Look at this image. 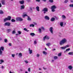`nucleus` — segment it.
Returning <instances> with one entry per match:
<instances>
[{
    "label": "nucleus",
    "instance_id": "f257e3e1",
    "mask_svg": "<svg viewBox=\"0 0 73 73\" xmlns=\"http://www.w3.org/2000/svg\"><path fill=\"white\" fill-rule=\"evenodd\" d=\"M67 41V40H66V39L65 38H64L60 41V45H63V44H64Z\"/></svg>",
    "mask_w": 73,
    "mask_h": 73
},
{
    "label": "nucleus",
    "instance_id": "f03ea898",
    "mask_svg": "<svg viewBox=\"0 0 73 73\" xmlns=\"http://www.w3.org/2000/svg\"><path fill=\"white\" fill-rule=\"evenodd\" d=\"M11 19V17L10 16H8L7 17L4 19V22H6L7 21H10Z\"/></svg>",
    "mask_w": 73,
    "mask_h": 73
},
{
    "label": "nucleus",
    "instance_id": "7ed1b4c3",
    "mask_svg": "<svg viewBox=\"0 0 73 73\" xmlns=\"http://www.w3.org/2000/svg\"><path fill=\"white\" fill-rule=\"evenodd\" d=\"M56 8L57 7H56L55 5L52 6L51 7L52 12H54V11H56L54 9H56Z\"/></svg>",
    "mask_w": 73,
    "mask_h": 73
},
{
    "label": "nucleus",
    "instance_id": "20e7f679",
    "mask_svg": "<svg viewBox=\"0 0 73 73\" xmlns=\"http://www.w3.org/2000/svg\"><path fill=\"white\" fill-rule=\"evenodd\" d=\"M1 48H0V55H2V54H3V51H4V48L3 46H1L0 47Z\"/></svg>",
    "mask_w": 73,
    "mask_h": 73
},
{
    "label": "nucleus",
    "instance_id": "39448f33",
    "mask_svg": "<svg viewBox=\"0 0 73 73\" xmlns=\"http://www.w3.org/2000/svg\"><path fill=\"white\" fill-rule=\"evenodd\" d=\"M42 11H44V13L45 14L46 12H47L48 11V9L46 7H45L42 10Z\"/></svg>",
    "mask_w": 73,
    "mask_h": 73
},
{
    "label": "nucleus",
    "instance_id": "423d86ee",
    "mask_svg": "<svg viewBox=\"0 0 73 73\" xmlns=\"http://www.w3.org/2000/svg\"><path fill=\"white\" fill-rule=\"evenodd\" d=\"M4 25L5 26H8V27H9L10 26V25H11V23L9 22H6L5 23Z\"/></svg>",
    "mask_w": 73,
    "mask_h": 73
},
{
    "label": "nucleus",
    "instance_id": "0eeeda50",
    "mask_svg": "<svg viewBox=\"0 0 73 73\" xmlns=\"http://www.w3.org/2000/svg\"><path fill=\"white\" fill-rule=\"evenodd\" d=\"M45 39L46 40H49V37L47 35H46L43 38V40L44 41H45Z\"/></svg>",
    "mask_w": 73,
    "mask_h": 73
},
{
    "label": "nucleus",
    "instance_id": "6e6552de",
    "mask_svg": "<svg viewBox=\"0 0 73 73\" xmlns=\"http://www.w3.org/2000/svg\"><path fill=\"white\" fill-rule=\"evenodd\" d=\"M23 19L20 17L17 18L16 19V20L17 21H23Z\"/></svg>",
    "mask_w": 73,
    "mask_h": 73
},
{
    "label": "nucleus",
    "instance_id": "1a4fd4ad",
    "mask_svg": "<svg viewBox=\"0 0 73 73\" xmlns=\"http://www.w3.org/2000/svg\"><path fill=\"white\" fill-rule=\"evenodd\" d=\"M49 31L51 33H52V34H53V27H50L49 29Z\"/></svg>",
    "mask_w": 73,
    "mask_h": 73
},
{
    "label": "nucleus",
    "instance_id": "9d476101",
    "mask_svg": "<svg viewBox=\"0 0 73 73\" xmlns=\"http://www.w3.org/2000/svg\"><path fill=\"white\" fill-rule=\"evenodd\" d=\"M19 3L21 4H23L24 3V1L22 0L19 1Z\"/></svg>",
    "mask_w": 73,
    "mask_h": 73
},
{
    "label": "nucleus",
    "instance_id": "9b49d317",
    "mask_svg": "<svg viewBox=\"0 0 73 73\" xmlns=\"http://www.w3.org/2000/svg\"><path fill=\"white\" fill-rule=\"evenodd\" d=\"M44 18L45 19H46V20H49V17L47 16H45Z\"/></svg>",
    "mask_w": 73,
    "mask_h": 73
},
{
    "label": "nucleus",
    "instance_id": "f8f14e48",
    "mask_svg": "<svg viewBox=\"0 0 73 73\" xmlns=\"http://www.w3.org/2000/svg\"><path fill=\"white\" fill-rule=\"evenodd\" d=\"M29 52L30 54H32V50H31L29 48Z\"/></svg>",
    "mask_w": 73,
    "mask_h": 73
},
{
    "label": "nucleus",
    "instance_id": "ddd939ff",
    "mask_svg": "<svg viewBox=\"0 0 73 73\" xmlns=\"http://www.w3.org/2000/svg\"><path fill=\"white\" fill-rule=\"evenodd\" d=\"M24 8H25V6H24V5H22L21 6V9H24Z\"/></svg>",
    "mask_w": 73,
    "mask_h": 73
},
{
    "label": "nucleus",
    "instance_id": "4468645a",
    "mask_svg": "<svg viewBox=\"0 0 73 73\" xmlns=\"http://www.w3.org/2000/svg\"><path fill=\"white\" fill-rule=\"evenodd\" d=\"M54 20H55V18L53 17L50 20L51 21H54Z\"/></svg>",
    "mask_w": 73,
    "mask_h": 73
},
{
    "label": "nucleus",
    "instance_id": "2eb2a0df",
    "mask_svg": "<svg viewBox=\"0 0 73 73\" xmlns=\"http://www.w3.org/2000/svg\"><path fill=\"white\" fill-rule=\"evenodd\" d=\"M30 35L32 36H35V34L34 33H31L30 34Z\"/></svg>",
    "mask_w": 73,
    "mask_h": 73
},
{
    "label": "nucleus",
    "instance_id": "dca6fc26",
    "mask_svg": "<svg viewBox=\"0 0 73 73\" xmlns=\"http://www.w3.org/2000/svg\"><path fill=\"white\" fill-rule=\"evenodd\" d=\"M31 20H32L31 18L29 17L28 16L27 20H28V21H31Z\"/></svg>",
    "mask_w": 73,
    "mask_h": 73
},
{
    "label": "nucleus",
    "instance_id": "f3484780",
    "mask_svg": "<svg viewBox=\"0 0 73 73\" xmlns=\"http://www.w3.org/2000/svg\"><path fill=\"white\" fill-rule=\"evenodd\" d=\"M68 68L70 70H72L73 68V67H72L71 66H68Z\"/></svg>",
    "mask_w": 73,
    "mask_h": 73
},
{
    "label": "nucleus",
    "instance_id": "a211bd4d",
    "mask_svg": "<svg viewBox=\"0 0 73 73\" xmlns=\"http://www.w3.org/2000/svg\"><path fill=\"white\" fill-rule=\"evenodd\" d=\"M39 7L38 6H37L36 7V9L37 11H40V9H39Z\"/></svg>",
    "mask_w": 73,
    "mask_h": 73
},
{
    "label": "nucleus",
    "instance_id": "6ab92c4d",
    "mask_svg": "<svg viewBox=\"0 0 73 73\" xmlns=\"http://www.w3.org/2000/svg\"><path fill=\"white\" fill-rule=\"evenodd\" d=\"M1 2L3 5H4L5 4V1H4L2 0L1 1Z\"/></svg>",
    "mask_w": 73,
    "mask_h": 73
},
{
    "label": "nucleus",
    "instance_id": "aec40b11",
    "mask_svg": "<svg viewBox=\"0 0 73 73\" xmlns=\"http://www.w3.org/2000/svg\"><path fill=\"white\" fill-rule=\"evenodd\" d=\"M60 25L61 27H62L64 25V23L63 22H60Z\"/></svg>",
    "mask_w": 73,
    "mask_h": 73
},
{
    "label": "nucleus",
    "instance_id": "412c9836",
    "mask_svg": "<svg viewBox=\"0 0 73 73\" xmlns=\"http://www.w3.org/2000/svg\"><path fill=\"white\" fill-rule=\"evenodd\" d=\"M1 62H0V64H1L3 62H4V60L2 59L1 60H0Z\"/></svg>",
    "mask_w": 73,
    "mask_h": 73
},
{
    "label": "nucleus",
    "instance_id": "4be33fe9",
    "mask_svg": "<svg viewBox=\"0 0 73 73\" xmlns=\"http://www.w3.org/2000/svg\"><path fill=\"white\" fill-rule=\"evenodd\" d=\"M69 55H73V52H70L68 53Z\"/></svg>",
    "mask_w": 73,
    "mask_h": 73
},
{
    "label": "nucleus",
    "instance_id": "5701e85b",
    "mask_svg": "<svg viewBox=\"0 0 73 73\" xmlns=\"http://www.w3.org/2000/svg\"><path fill=\"white\" fill-rule=\"evenodd\" d=\"M30 27H35V25H33V24H31L30 25Z\"/></svg>",
    "mask_w": 73,
    "mask_h": 73
},
{
    "label": "nucleus",
    "instance_id": "b1692460",
    "mask_svg": "<svg viewBox=\"0 0 73 73\" xmlns=\"http://www.w3.org/2000/svg\"><path fill=\"white\" fill-rule=\"evenodd\" d=\"M50 43H48L46 44V45L47 46H50Z\"/></svg>",
    "mask_w": 73,
    "mask_h": 73
},
{
    "label": "nucleus",
    "instance_id": "393cba45",
    "mask_svg": "<svg viewBox=\"0 0 73 73\" xmlns=\"http://www.w3.org/2000/svg\"><path fill=\"white\" fill-rule=\"evenodd\" d=\"M61 49H65L66 48L65 46H64V47H61Z\"/></svg>",
    "mask_w": 73,
    "mask_h": 73
},
{
    "label": "nucleus",
    "instance_id": "a878e982",
    "mask_svg": "<svg viewBox=\"0 0 73 73\" xmlns=\"http://www.w3.org/2000/svg\"><path fill=\"white\" fill-rule=\"evenodd\" d=\"M43 54H45V55H46V54H47V52H46L45 51H43Z\"/></svg>",
    "mask_w": 73,
    "mask_h": 73
},
{
    "label": "nucleus",
    "instance_id": "bb28decb",
    "mask_svg": "<svg viewBox=\"0 0 73 73\" xmlns=\"http://www.w3.org/2000/svg\"><path fill=\"white\" fill-rule=\"evenodd\" d=\"M19 57H22V54L21 53H20L19 54Z\"/></svg>",
    "mask_w": 73,
    "mask_h": 73
},
{
    "label": "nucleus",
    "instance_id": "cd10ccee",
    "mask_svg": "<svg viewBox=\"0 0 73 73\" xmlns=\"http://www.w3.org/2000/svg\"><path fill=\"white\" fill-rule=\"evenodd\" d=\"M70 50V48H68V49H67L66 50V51H64V53L66 52H67V51H68L69 50Z\"/></svg>",
    "mask_w": 73,
    "mask_h": 73
},
{
    "label": "nucleus",
    "instance_id": "c85d7f7f",
    "mask_svg": "<svg viewBox=\"0 0 73 73\" xmlns=\"http://www.w3.org/2000/svg\"><path fill=\"white\" fill-rule=\"evenodd\" d=\"M57 58H58V57L57 56H54V58L55 60H56V59H57Z\"/></svg>",
    "mask_w": 73,
    "mask_h": 73
},
{
    "label": "nucleus",
    "instance_id": "c756f323",
    "mask_svg": "<svg viewBox=\"0 0 73 73\" xmlns=\"http://www.w3.org/2000/svg\"><path fill=\"white\" fill-rule=\"evenodd\" d=\"M24 30L25 31H27V32H29V30H27V29L25 28H24Z\"/></svg>",
    "mask_w": 73,
    "mask_h": 73
},
{
    "label": "nucleus",
    "instance_id": "7c9ffc66",
    "mask_svg": "<svg viewBox=\"0 0 73 73\" xmlns=\"http://www.w3.org/2000/svg\"><path fill=\"white\" fill-rule=\"evenodd\" d=\"M62 18L63 19H66V17L64 15H62Z\"/></svg>",
    "mask_w": 73,
    "mask_h": 73
},
{
    "label": "nucleus",
    "instance_id": "2f4dec72",
    "mask_svg": "<svg viewBox=\"0 0 73 73\" xmlns=\"http://www.w3.org/2000/svg\"><path fill=\"white\" fill-rule=\"evenodd\" d=\"M39 33H41V32H42L41 29H40V28H39Z\"/></svg>",
    "mask_w": 73,
    "mask_h": 73
},
{
    "label": "nucleus",
    "instance_id": "473e14b6",
    "mask_svg": "<svg viewBox=\"0 0 73 73\" xmlns=\"http://www.w3.org/2000/svg\"><path fill=\"white\" fill-rule=\"evenodd\" d=\"M11 21L12 22H15L16 21L13 19H12Z\"/></svg>",
    "mask_w": 73,
    "mask_h": 73
},
{
    "label": "nucleus",
    "instance_id": "72a5a7b5",
    "mask_svg": "<svg viewBox=\"0 0 73 73\" xmlns=\"http://www.w3.org/2000/svg\"><path fill=\"white\" fill-rule=\"evenodd\" d=\"M25 16H28V15H27L26 14H25L23 15V17H25Z\"/></svg>",
    "mask_w": 73,
    "mask_h": 73
},
{
    "label": "nucleus",
    "instance_id": "f704fd0d",
    "mask_svg": "<svg viewBox=\"0 0 73 73\" xmlns=\"http://www.w3.org/2000/svg\"><path fill=\"white\" fill-rule=\"evenodd\" d=\"M49 1L50 3H53V0H49Z\"/></svg>",
    "mask_w": 73,
    "mask_h": 73
},
{
    "label": "nucleus",
    "instance_id": "c9c22d12",
    "mask_svg": "<svg viewBox=\"0 0 73 73\" xmlns=\"http://www.w3.org/2000/svg\"><path fill=\"white\" fill-rule=\"evenodd\" d=\"M3 11H2V10H0V14H3Z\"/></svg>",
    "mask_w": 73,
    "mask_h": 73
},
{
    "label": "nucleus",
    "instance_id": "e433bc0d",
    "mask_svg": "<svg viewBox=\"0 0 73 73\" xmlns=\"http://www.w3.org/2000/svg\"><path fill=\"white\" fill-rule=\"evenodd\" d=\"M18 33L19 35H21V32L20 31H18Z\"/></svg>",
    "mask_w": 73,
    "mask_h": 73
},
{
    "label": "nucleus",
    "instance_id": "4c0bfd02",
    "mask_svg": "<svg viewBox=\"0 0 73 73\" xmlns=\"http://www.w3.org/2000/svg\"><path fill=\"white\" fill-rule=\"evenodd\" d=\"M41 28L42 29V31H45V29L43 27H41Z\"/></svg>",
    "mask_w": 73,
    "mask_h": 73
},
{
    "label": "nucleus",
    "instance_id": "58836bf2",
    "mask_svg": "<svg viewBox=\"0 0 73 73\" xmlns=\"http://www.w3.org/2000/svg\"><path fill=\"white\" fill-rule=\"evenodd\" d=\"M7 31H8V32H9L11 31V29H8L7 30Z\"/></svg>",
    "mask_w": 73,
    "mask_h": 73
},
{
    "label": "nucleus",
    "instance_id": "ea45409f",
    "mask_svg": "<svg viewBox=\"0 0 73 73\" xmlns=\"http://www.w3.org/2000/svg\"><path fill=\"white\" fill-rule=\"evenodd\" d=\"M5 42H7V41H8V40L7 39H5L4 40Z\"/></svg>",
    "mask_w": 73,
    "mask_h": 73
},
{
    "label": "nucleus",
    "instance_id": "a19ab883",
    "mask_svg": "<svg viewBox=\"0 0 73 73\" xmlns=\"http://www.w3.org/2000/svg\"><path fill=\"white\" fill-rule=\"evenodd\" d=\"M12 33L13 34H14L15 33H16V31H15L14 30L13 31Z\"/></svg>",
    "mask_w": 73,
    "mask_h": 73
},
{
    "label": "nucleus",
    "instance_id": "79ce46f5",
    "mask_svg": "<svg viewBox=\"0 0 73 73\" xmlns=\"http://www.w3.org/2000/svg\"><path fill=\"white\" fill-rule=\"evenodd\" d=\"M24 61L25 62L26 64H28V62L27 60H24Z\"/></svg>",
    "mask_w": 73,
    "mask_h": 73
},
{
    "label": "nucleus",
    "instance_id": "37998d69",
    "mask_svg": "<svg viewBox=\"0 0 73 73\" xmlns=\"http://www.w3.org/2000/svg\"><path fill=\"white\" fill-rule=\"evenodd\" d=\"M67 2H68V0H65L64 1V3H67Z\"/></svg>",
    "mask_w": 73,
    "mask_h": 73
},
{
    "label": "nucleus",
    "instance_id": "c03bdc74",
    "mask_svg": "<svg viewBox=\"0 0 73 73\" xmlns=\"http://www.w3.org/2000/svg\"><path fill=\"white\" fill-rule=\"evenodd\" d=\"M69 46V45H66V46H65V47H66V48H68Z\"/></svg>",
    "mask_w": 73,
    "mask_h": 73
},
{
    "label": "nucleus",
    "instance_id": "a18cd8bd",
    "mask_svg": "<svg viewBox=\"0 0 73 73\" xmlns=\"http://www.w3.org/2000/svg\"><path fill=\"white\" fill-rule=\"evenodd\" d=\"M58 56H61V53H59Z\"/></svg>",
    "mask_w": 73,
    "mask_h": 73
},
{
    "label": "nucleus",
    "instance_id": "49530a36",
    "mask_svg": "<svg viewBox=\"0 0 73 73\" xmlns=\"http://www.w3.org/2000/svg\"><path fill=\"white\" fill-rule=\"evenodd\" d=\"M37 44V42L36 40L34 41V44Z\"/></svg>",
    "mask_w": 73,
    "mask_h": 73
},
{
    "label": "nucleus",
    "instance_id": "de8ad7c7",
    "mask_svg": "<svg viewBox=\"0 0 73 73\" xmlns=\"http://www.w3.org/2000/svg\"><path fill=\"white\" fill-rule=\"evenodd\" d=\"M9 46H12V44H11V43H9Z\"/></svg>",
    "mask_w": 73,
    "mask_h": 73
},
{
    "label": "nucleus",
    "instance_id": "09e8293b",
    "mask_svg": "<svg viewBox=\"0 0 73 73\" xmlns=\"http://www.w3.org/2000/svg\"><path fill=\"white\" fill-rule=\"evenodd\" d=\"M12 56L13 57H15V54H12Z\"/></svg>",
    "mask_w": 73,
    "mask_h": 73
},
{
    "label": "nucleus",
    "instance_id": "8fccbe9b",
    "mask_svg": "<svg viewBox=\"0 0 73 73\" xmlns=\"http://www.w3.org/2000/svg\"><path fill=\"white\" fill-rule=\"evenodd\" d=\"M36 1L37 2H40V0H36Z\"/></svg>",
    "mask_w": 73,
    "mask_h": 73
},
{
    "label": "nucleus",
    "instance_id": "3c124183",
    "mask_svg": "<svg viewBox=\"0 0 73 73\" xmlns=\"http://www.w3.org/2000/svg\"><path fill=\"white\" fill-rule=\"evenodd\" d=\"M28 70L29 72H30L31 69H30V68H29Z\"/></svg>",
    "mask_w": 73,
    "mask_h": 73
},
{
    "label": "nucleus",
    "instance_id": "603ef678",
    "mask_svg": "<svg viewBox=\"0 0 73 73\" xmlns=\"http://www.w3.org/2000/svg\"><path fill=\"white\" fill-rule=\"evenodd\" d=\"M30 9L31 11H32L33 10H32V7H30Z\"/></svg>",
    "mask_w": 73,
    "mask_h": 73
},
{
    "label": "nucleus",
    "instance_id": "864d4df0",
    "mask_svg": "<svg viewBox=\"0 0 73 73\" xmlns=\"http://www.w3.org/2000/svg\"><path fill=\"white\" fill-rule=\"evenodd\" d=\"M37 57H38L40 56V55H39L38 54H37Z\"/></svg>",
    "mask_w": 73,
    "mask_h": 73
},
{
    "label": "nucleus",
    "instance_id": "5fc2aeb1",
    "mask_svg": "<svg viewBox=\"0 0 73 73\" xmlns=\"http://www.w3.org/2000/svg\"><path fill=\"white\" fill-rule=\"evenodd\" d=\"M26 1H27L28 2H30L31 1L30 0H26Z\"/></svg>",
    "mask_w": 73,
    "mask_h": 73
},
{
    "label": "nucleus",
    "instance_id": "6e6d98bb",
    "mask_svg": "<svg viewBox=\"0 0 73 73\" xmlns=\"http://www.w3.org/2000/svg\"><path fill=\"white\" fill-rule=\"evenodd\" d=\"M43 69H44L45 70H46V69H47V68H44V67H43Z\"/></svg>",
    "mask_w": 73,
    "mask_h": 73
},
{
    "label": "nucleus",
    "instance_id": "4d7b16f0",
    "mask_svg": "<svg viewBox=\"0 0 73 73\" xmlns=\"http://www.w3.org/2000/svg\"><path fill=\"white\" fill-rule=\"evenodd\" d=\"M1 3L0 2V7H1Z\"/></svg>",
    "mask_w": 73,
    "mask_h": 73
},
{
    "label": "nucleus",
    "instance_id": "13d9d810",
    "mask_svg": "<svg viewBox=\"0 0 73 73\" xmlns=\"http://www.w3.org/2000/svg\"><path fill=\"white\" fill-rule=\"evenodd\" d=\"M42 1H44V2H45L46 1V0H42Z\"/></svg>",
    "mask_w": 73,
    "mask_h": 73
},
{
    "label": "nucleus",
    "instance_id": "bf43d9fd",
    "mask_svg": "<svg viewBox=\"0 0 73 73\" xmlns=\"http://www.w3.org/2000/svg\"><path fill=\"white\" fill-rule=\"evenodd\" d=\"M2 69H3V68H4V66H2Z\"/></svg>",
    "mask_w": 73,
    "mask_h": 73
},
{
    "label": "nucleus",
    "instance_id": "052dcab7",
    "mask_svg": "<svg viewBox=\"0 0 73 73\" xmlns=\"http://www.w3.org/2000/svg\"><path fill=\"white\" fill-rule=\"evenodd\" d=\"M18 35H19V34H16V36H18Z\"/></svg>",
    "mask_w": 73,
    "mask_h": 73
},
{
    "label": "nucleus",
    "instance_id": "680f3d73",
    "mask_svg": "<svg viewBox=\"0 0 73 73\" xmlns=\"http://www.w3.org/2000/svg\"><path fill=\"white\" fill-rule=\"evenodd\" d=\"M0 40H2V38H0Z\"/></svg>",
    "mask_w": 73,
    "mask_h": 73
},
{
    "label": "nucleus",
    "instance_id": "e2e57ef3",
    "mask_svg": "<svg viewBox=\"0 0 73 73\" xmlns=\"http://www.w3.org/2000/svg\"><path fill=\"white\" fill-rule=\"evenodd\" d=\"M71 3H73V0H71Z\"/></svg>",
    "mask_w": 73,
    "mask_h": 73
},
{
    "label": "nucleus",
    "instance_id": "0e129e2a",
    "mask_svg": "<svg viewBox=\"0 0 73 73\" xmlns=\"http://www.w3.org/2000/svg\"><path fill=\"white\" fill-rule=\"evenodd\" d=\"M39 70H41V68H39Z\"/></svg>",
    "mask_w": 73,
    "mask_h": 73
},
{
    "label": "nucleus",
    "instance_id": "69168bd1",
    "mask_svg": "<svg viewBox=\"0 0 73 73\" xmlns=\"http://www.w3.org/2000/svg\"><path fill=\"white\" fill-rule=\"evenodd\" d=\"M25 73H28L27 72V71H26L25 72Z\"/></svg>",
    "mask_w": 73,
    "mask_h": 73
},
{
    "label": "nucleus",
    "instance_id": "338daca9",
    "mask_svg": "<svg viewBox=\"0 0 73 73\" xmlns=\"http://www.w3.org/2000/svg\"><path fill=\"white\" fill-rule=\"evenodd\" d=\"M45 50H47V49H46V48H45Z\"/></svg>",
    "mask_w": 73,
    "mask_h": 73
},
{
    "label": "nucleus",
    "instance_id": "774afa93",
    "mask_svg": "<svg viewBox=\"0 0 73 73\" xmlns=\"http://www.w3.org/2000/svg\"><path fill=\"white\" fill-rule=\"evenodd\" d=\"M54 61V60H52V61L53 62Z\"/></svg>",
    "mask_w": 73,
    "mask_h": 73
}]
</instances>
